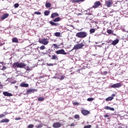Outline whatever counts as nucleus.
Instances as JSON below:
<instances>
[{
  "label": "nucleus",
  "mask_w": 128,
  "mask_h": 128,
  "mask_svg": "<svg viewBox=\"0 0 128 128\" xmlns=\"http://www.w3.org/2000/svg\"><path fill=\"white\" fill-rule=\"evenodd\" d=\"M73 4H76V2H84V0H70Z\"/></svg>",
  "instance_id": "obj_20"
},
{
  "label": "nucleus",
  "mask_w": 128,
  "mask_h": 128,
  "mask_svg": "<svg viewBox=\"0 0 128 128\" xmlns=\"http://www.w3.org/2000/svg\"><path fill=\"white\" fill-rule=\"evenodd\" d=\"M112 96H116V94H112Z\"/></svg>",
  "instance_id": "obj_51"
},
{
  "label": "nucleus",
  "mask_w": 128,
  "mask_h": 128,
  "mask_svg": "<svg viewBox=\"0 0 128 128\" xmlns=\"http://www.w3.org/2000/svg\"><path fill=\"white\" fill-rule=\"evenodd\" d=\"M44 54H46V53H44Z\"/></svg>",
  "instance_id": "obj_57"
},
{
  "label": "nucleus",
  "mask_w": 128,
  "mask_h": 128,
  "mask_svg": "<svg viewBox=\"0 0 128 128\" xmlns=\"http://www.w3.org/2000/svg\"><path fill=\"white\" fill-rule=\"evenodd\" d=\"M42 128V124H40L37 126H36V128Z\"/></svg>",
  "instance_id": "obj_40"
},
{
  "label": "nucleus",
  "mask_w": 128,
  "mask_h": 128,
  "mask_svg": "<svg viewBox=\"0 0 128 128\" xmlns=\"http://www.w3.org/2000/svg\"><path fill=\"white\" fill-rule=\"evenodd\" d=\"M127 32L128 33V30L127 31Z\"/></svg>",
  "instance_id": "obj_59"
},
{
  "label": "nucleus",
  "mask_w": 128,
  "mask_h": 128,
  "mask_svg": "<svg viewBox=\"0 0 128 128\" xmlns=\"http://www.w3.org/2000/svg\"><path fill=\"white\" fill-rule=\"evenodd\" d=\"M0 122H10V120L6 118L3 119L0 121Z\"/></svg>",
  "instance_id": "obj_26"
},
{
  "label": "nucleus",
  "mask_w": 128,
  "mask_h": 128,
  "mask_svg": "<svg viewBox=\"0 0 128 128\" xmlns=\"http://www.w3.org/2000/svg\"><path fill=\"white\" fill-rule=\"evenodd\" d=\"M60 18L57 17L54 19L52 20V21H50L49 23L51 26H58V23H56L58 22H60Z\"/></svg>",
  "instance_id": "obj_3"
},
{
  "label": "nucleus",
  "mask_w": 128,
  "mask_h": 128,
  "mask_svg": "<svg viewBox=\"0 0 128 128\" xmlns=\"http://www.w3.org/2000/svg\"><path fill=\"white\" fill-rule=\"evenodd\" d=\"M120 40H118V39H116L112 41V46H116V44H118Z\"/></svg>",
  "instance_id": "obj_16"
},
{
  "label": "nucleus",
  "mask_w": 128,
  "mask_h": 128,
  "mask_svg": "<svg viewBox=\"0 0 128 128\" xmlns=\"http://www.w3.org/2000/svg\"><path fill=\"white\" fill-rule=\"evenodd\" d=\"M16 120H18L19 118H18Z\"/></svg>",
  "instance_id": "obj_56"
},
{
  "label": "nucleus",
  "mask_w": 128,
  "mask_h": 128,
  "mask_svg": "<svg viewBox=\"0 0 128 128\" xmlns=\"http://www.w3.org/2000/svg\"><path fill=\"white\" fill-rule=\"evenodd\" d=\"M46 48V46H42L40 47V50H44Z\"/></svg>",
  "instance_id": "obj_37"
},
{
  "label": "nucleus",
  "mask_w": 128,
  "mask_h": 128,
  "mask_svg": "<svg viewBox=\"0 0 128 128\" xmlns=\"http://www.w3.org/2000/svg\"><path fill=\"white\" fill-rule=\"evenodd\" d=\"M105 4H106V6H108V8H110V6H112V0H106Z\"/></svg>",
  "instance_id": "obj_9"
},
{
  "label": "nucleus",
  "mask_w": 128,
  "mask_h": 128,
  "mask_svg": "<svg viewBox=\"0 0 128 128\" xmlns=\"http://www.w3.org/2000/svg\"><path fill=\"white\" fill-rule=\"evenodd\" d=\"M20 86L22 88H28V84L23 82L20 84Z\"/></svg>",
  "instance_id": "obj_14"
},
{
  "label": "nucleus",
  "mask_w": 128,
  "mask_h": 128,
  "mask_svg": "<svg viewBox=\"0 0 128 128\" xmlns=\"http://www.w3.org/2000/svg\"><path fill=\"white\" fill-rule=\"evenodd\" d=\"M92 126L91 125H86L84 126V128H91Z\"/></svg>",
  "instance_id": "obj_38"
},
{
  "label": "nucleus",
  "mask_w": 128,
  "mask_h": 128,
  "mask_svg": "<svg viewBox=\"0 0 128 128\" xmlns=\"http://www.w3.org/2000/svg\"><path fill=\"white\" fill-rule=\"evenodd\" d=\"M12 66L14 68H26V64L22 62H17L13 64Z\"/></svg>",
  "instance_id": "obj_1"
},
{
  "label": "nucleus",
  "mask_w": 128,
  "mask_h": 128,
  "mask_svg": "<svg viewBox=\"0 0 128 128\" xmlns=\"http://www.w3.org/2000/svg\"><path fill=\"white\" fill-rule=\"evenodd\" d=\"M34 14H38V15H40V14H42V13L40 12H35Z\"/></svg>",
  "instance_id": "obj_36"
},
{
  "label": "nucleus",
  "mask_w": 128,
  "mask_h": 128,
  "mask_svg": "<svg viewBox=\"0 0 128 128\" xmlns=\"http://www.w3.org/2000/svg\"><path fill=\"white\" fill-rule=\"evenodd\" d=\"M56 90H60V88H56Z\"/></svg>",
  "instance_id": "obj_54"
},
{
  "label": "nucleus",
  "mask_w": 128,
  "mask_h": 128,
  "mask_svg": "<svg viewBox=\"0 0 128 128\" xmlns=\"http://www.w3.org/2000/svg\"><path fill=\"white\" fill-rule=\"evenodd\" d=\"M76 50V49H74V48H73L70 50V52H72V50Z\"/></svg>",
  "instance_id": "obj_52"
},
{
  "label": "nucleus",
  "mask_w": 128,
  "mask_h": 128,
  "mask_svg": "<svg viewBox=\"0 0 128 128\" xmlns=\"http://www.w3.org/2000/svg\"><path fill=\"white\" fill-rule=\"evenodd\" d=\"M84 46V43L78 44L74 46L73 50H80Z\"/></svg>",
  "instance_id": "obj_4"
},
{
  "label": "nucleus",
  "mask_w": 128,
  "mask_h": 128,
  "mask_svg": "<svg viewBox=\"0 0 128 128\" xmlns=\"http://www.w3.org/2000/svg\"><path fill=\"white\" fill-rule=\"evenodd\" d=\"M45 6H46V8H50V6H52V4H50V2H48L46 4Z\"/></svg>",
  "instance_id": "obj_25"
},
{
  "label": "nucleus",
  "mask_w": 128,
  "mask_h": 128,
  "mask_svg": "<svg viewBox=\"0 0 128 128\" xmlns=\"http://www.w3.org/2000/svg\"><path fill=\"white\" fill-rule=\"evenodd\" d=\"M82 114L84 116H88V114H90V111L88 110H82Z\"/></svg>",
  "instance_id": "obj_13"
},
{
  "label": "nucleus",
  "mask_w": 128,
  "mask_h": 128,
  "mask_svg": "<svg viewBox=\"0 0 128 128\" xmlns=\"http://www.w3.org/2000/svg\"><path fill=\"white\" fill-rule=\"evenodd\" d=\"M104 110H112V111L114 110V108H110L108 106H106V107H104Z\"/></svg>",
  "instance_id": "obj_17"
},
{
  "label": "nucleus",
  "mask_w": 128,
  "mask_h": 128,
  "mask_svg": "<svg viewBox=\"0 0 128 128\" xmlns=\"http://www.w3.org/2000/svg\"><path fill=\"white\" fill-rule=\"evenodd\" d=\"M122 86V84L120 82L116 83L110 86V88H120Z\"/></svg>",
  "instance_id": "obj_5"
},
{
  "label": "nucleus",
  "mask_w": 128,
  "mask_h": 128,
  "mask_svg": "<svg viewBox=\"0 0 128 128\" xmlns=\"http://www.w3.org/2000/svg\"><path fill=\"white\" fill-rule=\"evenodd\" d=\"M64 78H65L64 76H62L61 78H60V80H62L64 79Z\"/></svg>",
  "instance_id": "obj_43"
},
{
  "label": "nucleus",
  "mask_w": 128,
  "mask_h": 128,
  "mask_svg": "<svg viewBox=\"0 0 128 128\" xmlns=\"http://www.w3.org/2000/svg\"><path fill=\"white\" fill-rule=\"evenodd\" d=\"M52 126L54 128H60V126H62V124H60V122H54L53 125Z\"/></svg>",
  "instance_id": "obj_10"
},
{
  "label": "nucleus",
  "mask_w": 128,
  "mask_h": 128,
  "mask_svg": "<svg viewBox=\"0 0 128 128\" xmlns=\"http://www.w3.org/2000/svg\"><path fill=\"white\" fill-rule=\"evenodd\" d=\"M114 100V97L110 96V97H108V98H106V102H110V100Z\"/></svg>",
  "instance_id": "obj_24"
},
{
  "label": "nucleus",
  "mask_w": 128,
  "mask_h": 128,
  "mask_svg": "<svg viewBox=\"0 0 128 128\" xmlns=\"http://www.w3.org/2000/svg\"><path fill=\"white\" fill-rule=\"evenodd\" d=\"M53 46H54L55 48H58V46L56 44H53Z\"/></svg>",
  "instance_id": "obj_42"
},
{
  "label": "nucleus",
  "mask_w": 128,
  "mask_h": 128,
  "mask_svg": "<svg viewBox=\"0 0 128 128\" xmlns=\"http://www.w3.org/2000/svg\"><path fill=\"white\" fill-rule=\"evenodd\" d=\"M100 4H102L100 2L97 1L94 3V6H93L92 8H98Z\"/></svg>",
  "instance_id": "obj_8"
},
{
  "label": "nucleus",
  "mask_w": 128,
  "mask_h": 128,
  "mask_svg": "<svg viewBox=\"0 0 128 128\" xmlns=\"http://www.w3.org/2000/svg\"><path fill=\"white\" fill-rule=\"evenodd\" d=\"M102 44H104V43H103V44H102Z\"/></svg>",
  "instance_id": "obj_58"
},
{
  "label": "nucleus",
  "mask_w": 128,
  "mask_h": 128,
  "mask_svg": "<svg viewBox=\"0 0 128 128\" xmlns=\"http://www.w3.org/2000/svg\"><path fill=\"white\" fill-rule=\"evenodd\" d=\"M44 98L40 97L38 98V102H44Z\"/></svg>",
  "instance_id": "obj_29"
},
{
  "label": "nucleus",
  "mask_w": 128,
  "mask_h": 128,
  "mask_svg": "<svg viewBox=\"0 0 128 128\" xmlns=\"http://www.w3.org/2000/svg\"><path fill=\"white\" fill-rule=\"evenodd\" d=\"M0 88H2V84H0Z\"/></svg>",
  "instance_id": "obj_50"
},
{
  "label": "nucleus",
  "mask_w": 128,
  "mask_h": 128,
  "mask_svg": "<svg viewBox=\"0 0 128 128\" xmlns=\"http://www.w3.org/2000/svg\"><path fill=\"white\" fill-rule=\"evenodd\" d=\"M38 92L36 89H28L27 90V92L28 94H32V92Z\"/></svg>",
  "instance_id": "obj_15"
},
{
  "label": "nucleus",
  "mask_w": 128,
  "mask_h": 128,
  "mask_svg": "<svg viewBox=\"0 0 128 128\" xmlns=\"http://www.w3.org/2000/svg\"><path fill=\"white\" fill-rule=\"evenodd\" d=\"M56 16H58V14L56 12L52 13L51 15V18H56Z\"/></svg>",
  "instance_id": "obj_18"
},
{
  "label": "nucleus",
  "mask_w": 128,
  "mask_h": 128,
  "mask_svg": "<svg viewBox=\"0 0 128 128\" xmlns=\"http://www.w3.org/2000/svg\"><path fill=\"white\" fill-rule=\"evenodd\" d=\"M50 10H46L44 12V16H48L50 14Z\"/></svg>",
  "instance_id": "obj_27"
},
{
  "label": "nucleus",
  "mask_w": 128,
  "mask_h": 128,
  "mask_svg": "<svg viewBox=\"0 0 128 128\" xmlns=\"http://www.w3.org/2000/svg\"><path fill=\"white\" fill-rule=\"evenodd\" d=\"M86 12L85 13V14H86L88 16H92V14L90 12V9H88L87 10L85 11Z\"/></svg>",
  "instance_id": "obj_21"
},
{
  "label": "nucleus",
  "mask_w": 128,
  "mask_h": 128,
  "mask_svg": "<svg viewBox=\"0 0 128 128\" xmlns=\"http://www.w3.org/2000/svg\"><path fill=\"white\" fill-rule=\"evenodd\" d=\"M46 64H47V66H54V64H52V63L48 64V63H47Z\"/></svg>",
  "instance_id": "obj_39"
},
{
  "label": "nucleus",
  "mask_w": 128,
  "mask_h": 128,
  "mask_svg": "<svg viewBox=\"0 0 128 128\" xmlns=\"http://www.w3.org/2000/svg\"><path fill=\"white\" fill-rule=\"evenodd\" d=\"M49 58H52V56H50V54L48 55Z\"/></svg>",
  "instance_id": "obj_53"
},
{
  "label": "nucleus",
  "mask_w": 128,
  "mask_h": 128,
  "mask_svg": "<svg viewBox=\"0 0 128 128\" xmlns=\"http://www.w3.org/2000/svg\"><path fill=\"white\" fill-rule=\"evenodd\" d=\"M104 74H108V72H106V71H104Z\"/></svg>",
  "instance_id": "obj_47"
},
{
  "label": "nucleus",
  "mask_w": 128,
  "mask_h": 128,
  "mask_svg": "<svg viewBox=\"0 0 128 128\" xmlns=\"http://www.w3.org/2000/svg\"><path fill=\"white\" fill-rule=\"evenodd\" d=\"M73 104L74 106H78L80 104V103H78V102H73Z\"/></svg>",
  "instance_id": "obj_41"
},
{
  "label": "nucleus",
  "mask_w": 128,
  "mask_h": 128,
  "mask_svg": "<svg viewBox=\"0 0 128 128\" xmlns=\"http://www.w3.org/2000/svg\"><path fill=\"white\" fill-rule=\"evenodd\" d=\"M55 36L59 37L60 36V32H56L54 33Z\"/></svg>",
  "instance_id": "obj_28"
},
{
  "label": "nucleus",
  "mask_w": 128,
  "mask_h": 128,
  "mask_svg": "<svg viewBox=\"0 0 128 128\" xmlns=\"http://www.w3.org/2000/svg\"><path fill=\"white\" fill-rule=\"evenodd\" d=\"M88 33L86 32H80L76 34V36L80 38H86Z\"/></svg>",
  "instance_id": "obj_2"
},
{
  "label": "nucleus",
  "mask_w": 128,
  "mask_h": 128,
  "mask_svg": "<svg viewBox=\"0 0 128 128\" xmlns=\"http://www.w3.org/2000/svg\"><path fill=\"white\" fill-rule=\"evenodd\" d=\"M4 116H6V113L0 114V118H4Z\"/></svg>",
  "instance_id": "obj_32"
},
{
  "label": "nucleus",
  "mask_w": 128,
  "mask_h": 128,
  "mask_svg": "<svg viewBox=\"0 0 128 128\" xmlns=\"http://www.w3.org/2000/svg\"><path fill=\"white\" fill-rule=\"evenodd\" d=\"M18 6H20V4H18L16 3L14 4V8H18Z\"/></svg>",
  "instance_id": "obj_34"
},
{
  "label": "nucleus",
  "mask_w": 128,
  "mask_h": 128,
  "mask_svg": "<svg viewBox=\"0 0 128 128\" xmlns=\"http://www.w3.org/2000/svg\"><path fill=\"white\" fill-rule=\"evenodd\" d=\"M8 16H10L9 14H8V13L4 14L1 16V20H6V18H7L8 17Z\"/></svg>",
  "instance_id": "obj_11"
},
{
  "label": "nucleus",
  "mask_w": 128,
  "mask_h": 128,
  "mask_svg": "<svg viewBox=\"0 0 128 128\" xmlns=\"http://www.w3.org/2000/svg\"><path fill=\"white\" fill-rule=\"evenodd\" d=\"M26 70H30V66H28L26 67Z\"/></svg>",
  "instance_id": "obj_44"
},
{
  "label": "nucleus",
  "mask_w": 128,
  "mask_h": 128,
  "mask_svg": "<svg viewBox=\"0 0 128 128\" xmlns=\"http://www.w3.org/2000/svg\"><path fill=\"white\" fill-rule=\"evenodd\" d=\"M74 118L76 120H78V118H80V115L76 114L74 116Z\"/></svg>",
  "instance_id": "obj_33"
},
{
  "label": "nucleus",
  "mask_w": 128,
  "mask_h": 128,
  "mask_svg": "<svg viewBox=\"0 0 128 128\" xmlns=\"http://www.w3.org/2000/svg\"><path fill=\"white\" fill-rule=\"evenodd\" d=\"M108 116H108V114L104 115V118H108Z\"/></svg>",
  "instance_id": "obj_45"
},
{
  "label": "nucleus",
  "mask_w": 128,
  "mask_h": 128,
  "mask_svg": "<svg viewBox=\"0 0 128 128\" xmlns=\"http://www.w3.org/2000/svg\"><path fill=\"white\" fill-rule=\"evenodd\" d=\"M34 124H29V125L28 126V128H34Z\"/></svg>",
  "instance_id": "obj_35"
},
{
  "label": "nucleus",
  "mask_w": 128,
  "mask_h": 128,
  "mask_svg": "<svg viewBox=\"0 0 128 128\" xmlns=\"http://www.w3.org/2000/svg\"><path fill=\"white\" fill-rule=\"evenodd\" d=\"M100 46V48H102V46Z\"/></svg>",
  "instance_id": "obj_55"
},
{
  "label": "nucleus",
  "mask_w": 128,
  "mask_h": 128,
  "mask_svg": "<svg viewBox=\"0 0 128 128\" xmlns=\"http://www.w3.org/2000/svg\"><path fill=\"white\" fill-rule=\"evenodd\" d=\"M114 31L112 30H107V33L108 34H112L113 36H116V34H114Z\"/></svg>",
  "instance_id": "obj_19"
},
{
  "label": "nucleus",
  "mask_w": 128,
  "mask_h": 128,
  "mask_svg": "<svg viewBox=\"0 0 128 128\" xmlns=\"http://www.w3.org/2000/svg\"><path fill=\"white\" fill-rule=\"evenodd\" d=\"M46 38H44L42 40H38L40 44H44V46H46L48 44V41H47Z\"/></svg>",
  "instance_id": "obj_7"
},
{
  "label": "nucleus",
  "mask_w": 128,
  "mask_h": 128,
  "mask_svg": "<svg viewBox=\"0 0 128 128\" xmlns=\"http://www.w3.org/2000/svg\"><path fill=\"white\" fill-rule=\"evenodd\" d=\"M56 54H68L67 52H66V51L64 49H60V50H58L56 52Z\"/></svg>",
  "instance_id": "obj_6"
},
{
  "label": "nucleus",
  "mask_w": 128,
  "mask_h": 128,
  "mask_svg": "<svg viewBox=\"0 0 128 128\" xmlns=\"http://www.w3.org/2000/svg\"><path fill=\"white\" fill-rule=\"evenodd\" d=\"M11 84H16V81L12 82H11Z\"/></svg>",
  "instance_id": "obj_46"
},
{
  "label": "nucleus",
  "mask_w": 128,
  "mask_h": 128,
  "mask_svg": "<svg viewBox=\"0 0 128 128\" xmlns=\"http://www.w3.org/2000/svg\"><path fill=\"white\" fill-rule=\"evenodd\" d=\"M52 56V57L51 58V60H58V56H56V55H53Z\"/></svg>",
  "instance_id": "obj_23"
},
{
  "label": "nucleus",
  "mask_w": 128,
  "mask_h": 128,
  "mask_svg": "<svg viewBox=\"0 0 128 128\" xmlns=\"http://www.w3.org/2000/svg\"><path fill=\"white\" fill-rule=\"evenodd\" d=\"M94 100V98H88L87 99L88 102H92V100Z\"/></svg>",
  "instance_id": "obj_31"
},
{
  "label": "nucleus",
  "mask_w": 128,
  "mask_h": 128,
  "mask_svg": "<svg viewBox=\"0 0 128 128\" xmlns=\"http://www.w3.org/2000/svg\"><path fill=\"white\" fill-rule=\"evenodd\" d=\"M96 32V30H94V28H91L90 29V32L91 33V34H94V32Z\"/></svg>",
  "instance_id": "obj_30"
},
{
  "label": "nucleus",
  "mask_w": 128,
  "mask_h": 128,
  "mask_svg": "<svg viewBox=\"0 0 128 128\" xmlns=\"http://www.w3.org/2000/svg\"><path fill=\"white\" fill-rule=\"evenodd\" d=\"M4 44L0 43V46H4Z\"/></svg>",
  "instance_id": "obj_49"
},
{
  "label": "nucleus",
  "mask_w": 128,
  "mask_h": 128,
  "mask_svg": "<svg viewBox=\"0 0 128 128\" xmlns=\"http://www.w3.org/2000/svg\"><path fill=\"white\" fill-rule=\"evenodd\" d=\"M3 94L5 96H12V93H10L8 92H3Z\"/></svg>",
  "instance_id": "obj_12"
},
{
  "label": "nucleus",
  "mask_w": 128,
  "mask_h": 128,
  "mask_svg": "<svg viewBox=\"0 0 128 128\" xmlns=\"http://www.w3.org/2000/svg\"><path fill=\"white\" fill-rule=\"evenodd\" d=\"M12 42H16V44H18V40L16 38H12Z\"/></svg>",
  "instance_id": "obj_22"
},
{
  "label": "nucleus",
  "mask_w": 128,
  "mask_h": 128,
  "mask_svg": "<svg viewBox=\"0 0 128 128\" xmlns=\"http://www.w3.org/2000/svg\"><path fill=\"white\" fill-rule=\"evenodd\" d=\"M70 126H74V123L71 124Z\"/></svg>",
  "instance_id": "obj_48"
}]
</instances>
